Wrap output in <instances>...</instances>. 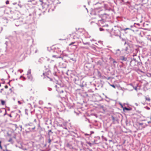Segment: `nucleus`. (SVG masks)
I'll return each instance as SVG.
<instances>
[{
  "label": "nucleus",
  "instance_id": "f257e3e1",
  "mask_svg": "<svg viewBox=\"0 0 151 151\" xmlns=\"http://www.w3.org/2000/svg\"><path fill=\"white\" fill-rule=\"evenodd\" d=\"M24 126L25 129V131L27 133L35 132L38 131L39 129H41L39 124L38 125L37 128L36 129L35 126L32 123L24 124Z\"/></svg>",
  "mask_w": 151,
  "mask_h": 151
},
{
  "label": "nucleus",
  "instance_id": "f03ea898",
  "mask_svg": "<svg viewBox=\"0 0 151 151\" xmlns=\"http://www.w3.org/2000/svg\"><path fill=\"white\" fill-rule=\"evenodd\" d=\"M101 4L99 3V2H97L96 3L94 4V6H96V5H97L98 6V8H99V9H97L96 8V9L95 10L96 13L94 14H98L99 17H100V16H101V19H104L105 20H106L109 18V14H107L106 13H104L103 14H99L103 10L101 9L100 8L101 7Z\"/></svg>",
  "mask_w": 151,
  "mask_h": 151
},
{
  "label": "nucleus",
  "instance_id": "7ed1b4c3",
  "mask_svg": "<svg viewBox=\"0 0 151 151\" xmlns=\"http://www.w3.org/2000/svg\"><path fill=\"white\" fill-rule=\"evenodd\" d=\"M32 13L29 14V16H33V18L37 17L39 18L40 17L42 14V12L40 9H32L31 10Z\"/></svg>",
  "mask_w": 151,
  "mask_h": 151
},
{
  "label": "nucleus",
  "instance_id": "20e7f679",
  "mask_svg": "<svg viewBox=\"0 0 151 151\" xmlns=\"http://www.w3.org/2000/svg\"><path fill=\"white\" fill-rule=\"evenodd\" d=\"M30 19L29 18L28 20H25V19H17L15 21V24L16 26H18L23 24L28 23V21Z\"/></svg>",
  "mask_w": 151,
  "mask_h": 151
},
{
  "label": "nucleus",
  "instance_id": "39448f33",
  "mask_svg": "<svg viewBox=\"0 0 151 151\" xmlns=\"http://www.w3.org/2000/svg\"><path fill=\"white\" fill-rule=\"evenodd\" d=\"M57 58H61L65 62L67 60H69V58L68 55L66 54H63L62 56H60L58 57H56ZM70 59L74 61L75 62L76 61V60L73 58H70Z\"/></svg>",
  "mask_w": 151,
  "mask_h": 151
},
{
  "label": "nucleus",
  "instance_id": "423d86ee",
  "mask_svg": "<svg viewBox=\"0 0 151 151\" xmlns=\"http://www.w3.org/2000/svg\"><path fill=\"white\" fill-rule=\"evenodd\" d=\"M39 1L43 9H46L49 6V5L47 3L43 2V1Z\"/></svg>",
  "mask_w": 151,
  "mask_h": 151
},
{
  "label": "nucleus",
  "instance_id": "0eeeda50",
  "mask_svg": "<svg viewBox=\"0 0 151 151\" xmlns=\"http://www.w3.org/2000/svg\"><path fill=\"white\" fill-rule=\"evenodd\" d=\"M137 124L139 129H141L145 128L148 126L147 124L143 123L137 122Z\"/></svg>",
  "mask_w": 151,
  "mask_h": 151
},
{
  "label": "nucleus",
  "instance_id": "6e6552de",
  "mask_svg": "<svg viewBox=\"0 0 151 151\" xmlns=\"http://www.w3.org/2000/svg\"><path fill=\"white\" fill-rule=\"evenodd\" d=\"M43 76V79H46L47 81H52V79L51 78H49L47 75V73H43L42 74V76Z\"/></svg>",
  "mask_w": 151,
  "mask_h": 151
},
{
  "label": "nucleus",
  "instance_id": "1a4fd4ad",
  "mask_svg": "<svg viewBox=\"0 0 151 151\" xmlns=\"http://www.w3.org/2000/svg\"><path fill=\"white\" fill-rule=\"evenodd\" d=\"M10 42L12 45H14L17 42V38L16 37H11L10 38Z\"/></svg>",
  "mask_w": 151,
  "mask_h": 151
},
{
  "label": "nucleus",
  "instance_id": "9d476101",
  "mask_svg": "<svg viewBox=\"0 0 151 151\" xmlns=\"http://www.w3.org/2000/svg\"><path fill=\"white\" fill-rule=\"evenodd\" d=\"M78 43L76 42H73L69 44V46H70L71 48L73 49H76L77 48Z\"/></svg>",
  "mask_w": 151,
  "mask_h": 151
},
{
  "label": "nucleus",
  "instance_id": "9b49d317",
  "mask_svg": "<svg viewBox=\"0 0 151 151\" xmlns=\"http://www.w3.org/2000/svg\"><path fill=\"white\" fill-rule=\"evenodd\" d=\"M71 77L73 78V81L75 83L77 84H78L79 81H80L79 77L78 76L74 75V76H71Z\"/></svg>",
  "mask_w": 151,
  "mask_h": 151
},
{
  "label": "nucleus",
  "instance_id": "f8f14e48",
  "mask_svg": "<svg viewBox=\"0 0 151 151\" xmlns=\"http://www.w3.org/2000/svg\"><path fill=\"white\" fill-rule=\"evenodd\" d=\"M7 9L4 7H0V13L8 14V13L6 12Z\"/></svg>",
  "mask_w": 151,
  "mask_h": 151
},
{
  "label": "nucleus",
  "instance_id": "ddd939ff",
  "mask_svg": "<svg viewBox=\"0 0 151 151\" xmlns=\"http://www.w3.org/2000/svg\"><path fill=\"white\" fill-rule=\"evenodd\" d=\"M121 52L119 49L114 50L112 52L113 53L117 56H119L120 55Z\"/></svg>",
  "mask_w": 151,
  "mask_h": 151
},
{
  "label": "nucleus",
  "instance_id": "4468645a",
  "mask_svg": "<svg viewBox=\"0 0 151 151\" xmlns=\"http://www.w3.org/2000/svg\"><path fill=\"white\" fill-rule=\"evenodd\" d=\"M137 61L136 59H134L131 60L130 62V65L131 66H133L136 65L137 63Z\"/></svg>",
  "mask_w": 151,
  "mask_h": 151
},
{
  "label": "nucleus",
  "instance_id": "2eb2a0df",
  "mask_svg": "<svg viewBox=\"0 0 151 151\" xmlns=\"http://www.w3.org/2000/svg\"><path fill=\"white\" fill-rule=\"evenodd\" d=\"M124 50L125 51V52L127 54H128L132 52L131 50L130 47L129 46L126 47L124 49Z\"/></svg>",
  "mask_w": 151,
  "mask_h": 151
},
{
  "label": "nucleus",
  "instance_id": "dca6fc26",
  "mask_svg": "<svg viewBox=\"0 0 151 151\" xmlns=\"http://www.w3.org/2000/svg\"><path fill=\"white\" fill-rule=\"evenodd\" d=\"M104 7L106 10H108L109 11H111L113 12H114V10L109 7L108 5L106 4H104Z\"/></svg>",
  "mask_w": 151,
  "mask_h": 151
},
{
  "label": "nucleus",
  "instance_id": "f3484780",
  "mask_svg": "<svg viewBox=\"0 0 151 151\" xmlns=\"http://www.w3.org/2000/svg\"><path fill=\"white\" fill-rule=\"evenodd\" d=\"M13 5H17L19 6L20 8H22V6H23V4L21 3L20 1H19L18 3H12Z\"/></svg>",
  "mask_w": 151,
  "mask_h": 151
},
{
  "label": "nucleus",
  "instance_id": "a211bd4d",
  "mask_svg": "<svg viewBox=\"0 0 151 151\" xmlns=\"http://www.w3.org/2000/svg\"><path fill=\"white\" fill-rule=\"evenodd\" d=\"M56 91L60 94L64 93L63 90L62 89V88L60 87V88H58L56 89Z\"/></svg>",
  "mask_w": 151,
  "mask_h": 151
},
{
  "label": "nucleus",
  "instance_id": "6ab92c4d",
  "mask_svg": "<svg viewBox=\"0 0 151 151\" xmlns=\"http://www.w3.org/2000/svg\"><path fill=\"white\" fill-rule=\"evenodd\" d=\"M28 79L31 81H33V78L32 75L30 74L27 75Z\"/></svg>",
  "mask_w": 151,
  "mask_h": 151
},
{
  "label": "nucleus",
  "instance_id": "aec40b11",
  "mask_svg": "<svg viewBox=\"0 0 151 151\" xmlns=\"http://www.w3.org/2000/svg\"><path fill=\"white\" fill-rule=\"evenodd\" d=\"M120 59L123 61H125L127 60V58L124 56H121L120 57Z\"/></svg>",
  "mask_w": 151,
  "mask_h": 151
},
{
  "label": "nucleus",
  "instance_id": "412c9836",
  "mask_svg": "<svg viewBox=\"0 0 151 151\" xmlns=\"http://www.w3.org/2000/svg\"><path fill=\"white\" fill-rule=\"evenodd\" d=\"M98 21L99 23L103 24L105 22L106 20H105L104 19H101L98 20Z\"/></svg>",
  "mask_w": 151,
  "mask_h": 151
},
{
  "label": "nucleus",
  "instance_id": "4be33fe9",
  "mask_svg": "<svg viewBox=\"0 0 151 151\" xmlns=\"http://www.w3.org/2000/svg\"><path fill=\"white\" fill-rule=\"evenodd\" d=\"M44 121L45 122V124H47V122H48V120H49V119L47 117H45L43 118Z\"/></svg>",
  "mask_w": 151,
  "mask_h": 151
},
{
  "label": "nucleus",
  "instance_id": "5701e85b",
  "mask_svg": "<svg viewBox=\"0 0 151 151\" xmlns=\"http://www.w3.org/2000/svg\"><path fill=\"white\" fill-rule=\"evenodd\" d=\"M8 42L7 41H6L5 43V44L6 45V50L5 51V52H8V51H7V48H8Z\"/></svg>",
  "mask_w": 151,
  "mask_h": 151
},
{
  "label": "nucleus",
  "instance_id": "b1692460",
  "mask_svg": "<svg viewBox=\"0 0 151 151\" xmlns=\"http://www.w3.org/2000/svg\"><path fill=\"white\" fill-rule=\"evenodd\" d=\"M121 1L120 3L121 4H125L126 3L127 4H129V2L128 1H127V2H124V1Z\"/></svg>",
  "mask_w": 151,
  "mask_h": 151
},
{
  "label": "nucleus",
  "instance_id": "393cba45",
  "mask_svg": "<svg viewBox=\"0 0 151 151\" xmlns=\"http://www.w3.org/2000/svg\"><path fill=\"white\" fill-rule=\"evenodd\" d=\"M123 109L124 110H126L127 111H130V110H131V109H132L130 108H127L126 107H124V108H123Z\"/></svg>",
  "mask_w": 151,
  "mask_h": 151
},
{
  "label": "nucleus",
  "instance_id": "a878e982",
  "mask_svg": "<svg viewBox=\"0 0 151 151\" xmlns=\"http://www.w3.org/2000/svg\"><path fill=\"white\" fill-rule=\"evenodd\" d=\"M8 142H10L12 144H13L14 143V141L11 138H10L8 140Z\"/></svg>",
  "mask_w": 151,
  "mask_h": 151
},
{
  "label": "nucleus",
  "instance_id": "bb28decb",
  "mask_svg": "<svg viewBox=\"0 0 151 151\" xmlns=\"http://www.w3.org/2000/svg\"><path fill=\"white\" fill-rule=\"evenodd\" d=\"M67 106H68V107L70 109H71L72 108H73L72 106L70 105V104L68 103H67Z\"/></svg>",
  "mask_w": 151,
  "mask_h": 151
},
{
  "label": "nucleus",
  "instance_id": "cd10ccee",
  "mask_svg": "<svg viewBox=\"0 0 151 151\" xmlns=\"http://www.w3.org/2000/svg\"><path fill=\"white\" fill-rule=\"evenodd\" d=\"M46 125H48V124H52V122L51 120L50 119H49V120H48V122L47 123V124H46Z\"/></svg>",
  "mask_w": 151,
  "mask_h": 151
},
{
  "label": "nucleus",
  "instance_id": "c85d7f7f",
  "mask_svg": "<svg viewBox=\"0 0 151 151\" xmlns=\"http://www.w3.org/2000/svg\"><path fill=\"white\" fill-rule=\"evenodd\" d=\"M0 101H1V104L3 105H4L5 104V101L2 100H1Z\"/></svg>",
  "mask_w": 151,
  "mask_h": 151
},
{
  "label": "nucleus",
  "instance_id": "c756f323",
  "mask_svg": "<svg viewBox=\"0 0 151 151\" xmlns=\"http://www.w3.org/2000/svg\"><path fill=\"white\" fill-rule=\"evenodd\" d=\"M137 64L138 66H141L142 65V63L141 62H137Z\"/></svg>",
  "mask_w": 151,
  "mask_h": 151
},
{
  "label": "nucleus",
  "instance_id": "7c9ffc66",
  "mask_svg": "<svg viewBox=\"0 0 151 151\" xmlns=\"http://www.w3.org/2000/svg\"><path fill=\"white\" fill-rule=\"evenodd\" d=\"M82 42H83V44L84 45H90V43L89 42H85L83 41Z\"/></svg>",
  "mask_w": 151,
  "mask_h": 151
},
{
  "label": "nucleus",
  "instance_id": "2f4dec72",
  "mask_svg": "<svg viewBox=\"0 0 151 151\" xmlns=\"http://www.w3.org/2000/svg\"><path fill=\"white\" fill-rule=\"evenodd\" d=\"M80 48L81 49H88V47H83V46H81L80 47Z\"/></svg>",
  "mask_w": 151,
  "mask_h": 151
},
{
  "label": "nucleus",
  "instance_id": "473e14b6",
  "mask_svg": "<svg viewBox=\"0 0 151 151\" xmlns=\"http://www.w3.org/2000/svg\"><path fill=\"white\" fill-rule=\"evenodd\" d=\"M31 70L30 69H29L27 71V75L31 74Z\"/></svg>",
  "mask_w": 151,
  "mask_h": 151
},
{
  "label": "nucleus",
  "instance_id": "72a5a7b5",
  "mask_svg": "<svg viewBox=\"0 0 151 151\" xmlns=\"http://www.w3.org/2000/svg\"><path fill=\"white\" fill-rule=\"evenodd\" d=\"M145 99L146 101H150V99L149 98H147V97H145Z\"/></svg>",
  "mask_w": 151,
  "mask_h": 151
},
{
  "label": "nucleus",
  "instance_id": "f704fd0d",
  "mask_svg": "<svg viewBox=\"0 0 151 151\" xmlns=\"http://www.w3.org/2000/svg\"><path fill=\"white\" fill-rule=\"evenodd\" d=\"M84 81H83L82 82V84H80V87H82V88L84 87V85L83 84V83H84Z\"/></svg>",
  "mask_w": 151,
  "mask_h": 151
},
{
  "label": "nucleus",
  "instance_id": "c9c22d12",
  "mask_svg": "<svg viewBox=\"0 0 151 151\" xmlns=\"http://www.w3.org/2000/svg\"><path fill=\"white\" fill-rule=\"evenodd\" d=\"M39 104H40V105H42V104L43 103V102L42 101H39Z\"/></svg>",
  "mask_w": 151,
  "mask_h": 151
},
{
  "label": "nucleus",
  "instance_id": "e433bc0d",
  "mask_svg": "<svg viewBox=\"0 0 151 151\" xmlns=\"http://www.w3.org/2000/svg\"><path fill=\"white\" fill-rule=\"evenodd\" d=\"M1 141H0V148L1 150H2L3 148H2V146L1 145Z\"/></svg>",
  "mask_w": 151,
  "mask_h": 151
},
{
  "label": "nucleus",
  "instance_id": "4c0bfd02",
  "mask_svg": "<svg viewBox=\"0 0 151 151\" xmlns=\"http://www.w3.org/2000/svg\"><path fill=\"white\" fill-rule=\"evenodd\" d=\"M130 28H124V29H123V30L124 31H126V30H127V29H130Z\"/></svg>",
  "mask_w": 151,
  "mask_h": 151
},
{
  "label": "nucleus",
  "instance_id": "58836bf2",
  "mask_svg": "<svg viewBox=\"0 0 151 151\" xmlns=\"http://www.w3.org/2000/svg\"><path fill=\"white\" fill-rule=\"evenodd\" d=\"M3 29V28L1 27H0V33L2 31Z\"/></svg>",
  "mask_w": 151,
  "mask_h": 151
},
{
  "label": "nucleus",
  "instance_id": "ea45409f",
  "mask_svg": "<svg viewBox=\"0 0 151 151\" xmlns=\"http://www.w3.org/2000/svg\"><path fill=\"white\" fill-rule=\"evenodd\" d=\"M110 86H111L112 87H113L115 88H116L115 86L113 84H110Z\"/></svg>",
  "mask_w": 151,
  "mask_h": 151
},
{
  "label": "nucleus",
  "instance_id": "a19ab883",
  "mask_svg": "<svg viewBox=\"0 0 151 151\" xmlns=\"http://www.w3.org/2000/svg\"><path fill=\"white\" fill-rule=\"evenodd\" d=\"M102 137L103 140H105L106 141H107V139L106 138L104 137L103 136H102Z\"/></svg>",
  "mask_w": 151,
  "mask_h": 151
},
{
  "label": "nucleus",
  "instance_id": "79ce46f5",
  "mask_svg": "<svg viewBox=\"0 0 151 151\" xmlns=\"http://www.w3.org/2000/svg\"><path fill=\"white\" fill-rule=\"evenodd\" d=\"M51 142V140L50 139V138H49L48 140V143H49V144H50V142Z\"/></svg>",
  "mask_w": 151,
  "mask_h": 151
},
{
  "label": "nucleus",
  "instance_id": "37998d69",
  "mask_svg": "<svg viewBox=\"0 0 151 151\" xmlns=\"http://www.w3.org/2000/svg\"><path fill=\"white\" fill-rule=\"evenodd\" d=\"M112 119L114 121H115L116 120L115 119V118L113 116H112Z\"/></svg>",
  "mask_w": 151,
  "mask_h": 151
},
{
  "label": "nucleus",
  "instance_id": "c03bdc74",
  "mask_svg": "<svg viewBox=\"0 0 151 151\" xmlns=\"http://www.w3.org/2000/svg\"><path fill=\"white\" fill-rule=\"evenodd\" d=\"M119 37L120 39H121V40L122 41H124L125 40L123 38H122L121 37V36H119Z\"/></svg>",
  "mask_w": 151,
  "mask_h": 151
},
{
  "label": "nucleus",
  "instance_id": "a18cd8bd",
  "mask_svg": "<svg viewBox=\"0 0 151 151\" xmlns=\"http://www.w3.org/2000/svg\"><path fill=\"white\" fill-rule=\"evenodd\" d=\"M28 110L27 109H25V114L27 115L28 114V113H27V112Z\"/></svg>",
  "mask_w": 151,
  "mask_h": 151
},
{
  "label": "nucleus",
  "instance_id": "49530a36",
  "mask_svg": "<svg viewBox=\"0 0 151 151\" xmlns=\"http://www.w3.org/2000/svg\"><path fill=\"white\" fill-rule=\"evenodd\" d=\"M5 147L6 149L5 150H3L2 149V150H3V151H6L7 149V146H6V145H5Z\"/></svg>",
  "mask_w": 151,
  "mask_h": 151
},
{
  "label": "nucleus",
  "instance_id": "de8ad7c7",
  "mask_svg": "<svg viewBox=\"0 0 151 151\" xmlns=\"http://www.w3.org/2000/svg\"><path fill=\"white\" fill-rule=\"evenodd\" d=\"M99 30L100 31H101L104 30V29L102 28H99Z\"/></svg>",
  "mask_w": 151,
  "mask_h": 151
},
{
  "label": "nucleus",
  "instance_id": "09e8293b",
  "mask_svg": "<svg viewBox=\"0 0 151 151\" xmlns=\"http://www.w3.org/2000/svg\"><path fill=\"white\" fill-rule=\"evenodd\" d=\"M84 93H85V96H86V97H88V94L86 92H85Z\"/></svg>",
  "mask_w": 151,
  "mask_h": 151
},
{
  "label": "nucleus",
  "instance_id": "8fccbe9b",
  "mask_svg": "<svg viewBox=\"0 0 151 151\" xmlns=\"http://www.w3.org/2000/svg\"><path fill=\"white\" fill-rule=\"evenodd\" d=\"M47 89L49 91H51L52 90V88H50L48 87L47 88Z\"/></svg>",
  "mask_w": 151,
  "mask_h": 151
},
{
  "label": "nucleus",
  "instance_id": "3c124183",
  "mask_svg": "<svg viewBox=\"0 0 151 151\" xmlns=\"http://www.w3.org/2000/svg\"><path fill=\"white\" fill-rule=\"evenodd\" d=\"M88 144L90 146H91L92 145V144L90 142H88Z\"/></svg>",
  "mask_w": 151,
  "mask_h": 151
},
{
  "label": "nucleus",
  "instance_id": "603ef678",
  "mask_svg": "<svg viewBox=\"0 0 151 151\" xmlns=\"http://www.w3.org/2000/svg\"><path fill=\"white\" fill-rule=\"evenodd\" d=\"M119 104L121 106V107H122L123 109V108H124V107H123V105H122V104L121 103H119Z\"/></svg>",
  "mask_w": 151,
  "mask_h": 151
},
{
  "label": "nucleus",
  "instance_id": "864d4df0",
  "mask_svg": "<svg viewBox=\"0 0 151 151\" xmlns=\"http://www.w3.org/2000/svg\"><path fill=\"white\" fill-rule=\"evenodd\" d=\"M6 4H9V1H6Z\"/></svg>",
  "mask_w": 151,
  "mask_h": 151
},
{
  "label": "nucleus",
  "instance_id": "5fc2aeb1",
  "mask_svg": "<svg viewBox=\"0 0 151 151\" xmlns=\"http://www.w3.org/2000/svg\"><path fill=\"white\" fill-rule=\"evenodd\" d=\"M18 71H20L21 73L23 72V70H18Z\"/></svg>",
  "mask_w": 151,
  "mask_h": 151
},
{
  "label": "nucleus",
  "instance_id": "6e6d98bb",
  "mask_svg": "<svg viewBox=\"0 0 151 151\" xmlns=\"http://www.w3.org/2000/svg\"><path fill=\"white\" fill-rule=\"evenodd\" d=\"M113 63H117V62L115 60H114L113 61Z\"/></svg>",
  "mask_w": 151,
  "mask_h": 151
},
{
  "label": "nucleus",
  "instance_id": "4d7b16f0",
  "mask_svg": "<svg viewBox=\"0 0 151 151\" xmlns=\"http://www.w3.org/2000/svg\"><path fill=\"white\" fill-rule=\"evenodd\" d=\"M35 53H37V49L36 48H35Z\"/></svg>",
  "mask_w": 151,
  "mask_h": 151
},
{
  "label": "nucleus",
  "instance_id": "13d9d810",
  "mask_svg": "<svg viewBox=\"0 0 151 151\" xmlns=\"http://www.w3.org/2000/svg\"><path fill=\"white\" fill-rule=\"evenodd\" d=\"M4 88H8V86L7 85H5V86H4Z\"/></svg>",
  "mask_w": 151,
  "mask_h": 151
},
{
  "label": "nucleus",
  "instance_id": "bf43d9fd",
  "mask_svg": "<svg viewBox=\"0 0 151 151\" xmlns=\"http://www.w3.org/2000/svg\"><path fill=\"white\" fill-rule=\"evenodd\" d=\"M147 39L149 40H150V41H151V39H150V38H149V37H147Z\"/></svg>",
  "mask_w": 151,
  "mask_h": 151
},
{
  "label": "nucleus",
  "instance_id": "052dcab7",
  "mask_svg": "<svg viewBox=\"0 0 151 151\" xmlns=\"http://www.w3.org/2000/svg\"><path fill=\"white\" fill-rule=\"evenodd\" d=\"M8 115L10 117H12V116L11 114H8Z\"/></svg>",
  "mask_w": 151,
  "mask_h": 151
},
{
  "label": "nucleus",
  "instance_id": "680f3d73",
  "mask_svg": "<svg viewBox=\"0 0 151 151\" xmlns=\"http://www.w3.org/2000/svg\"><path fill=\"white\" fill-rule=\"evenodd\" d=\"M4 90V88H2L1 89L0 93H1Z\"/></svg>",
  "mask_w": 151,
  "mask_h": 151
},
{
  "label": "nucleus",
  "instance_id": "e2e57ef3",
  "mask_svg": "<svg viewBox=\"0 0 151 151\" xmlns=\"http://www.w3.org/2000/svg\"><path fill=\"white\" fill-rule=\"evenodd\" d=\"M53 74H54V75H55V76H57L56 73H55V72Z\"/></svg>",
  "mask_w": 151,
  "mask_h": 151
},
{
  "label": "nucleus",
  "instance_id": "0e129e2a",
  "mask_svg": "<svg viewBox=\"0 0 151 151\" xmlns=\"http://www.w3.org/2000/svg\"><path fill=\"white\" fill-rule=\"evenodd\" d=\"M94 23V22L92 21L91 22V24H92L93 23Z\"/></svg>",
  "mask_w": 151,
  "mask_h": 151
},
{
  "label": "nucleus",
  "instance_id": "69168bd1",
  "mask_svg": "<svg viewBox=\"0 0 151 151\" xmlns=\"http://www.w3.org/2000/svg\"><path fill=\"white\" fill-rule=\"evenodd\" d=\"M147 109L148 110H149L150 109V108L149 107H147Z\"/></svg>",
  "mask_w": 151,
  "mask_h": 151
},
{
  "label": "nucleus",
  "instance_id": "338daca9",
  "mask_svg": "<svg viewBox=\"0 0 151 151\" xmlns=\"http://www.w3.org/2000/svg\"><path fill=\"white\" fill-rule=\"evenodd\" d=\"M70 146V145L69 144H68L67 145V147H69Z\"/></svg>",
  "mask_w": 151,
  "mask_h": 151
},
{
  "label": "nucleus",
  "instance_id": "774afa93",
  "mask_svg": "<svg viewBox=\"0 0 151 151\" xmlns=\"http://www.w3.org/2000/svg\"><path fill=\"white\" fill-rule=\"evenodd\" d=\"M134 26V25H132L130 26V27H131V28H132V27H133Z\"/></svg>",
  "mask_w": 151,
  "mask_h": 151
}]
</instances>
